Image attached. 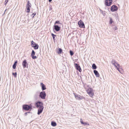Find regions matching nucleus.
Masks as SVG:
<instances>
[{
  "mask_svg": "<svg viewBox=\"0 0 129 129\" xmlns=\"http://www.w3.org/2000/svg\"><path fill=\"white\" fill-rule=\"evenodd\" d=\"M35 54V53L34 51V50H33L31 53V56L33 59H36L37 58L36 56H34Z\"/></svg>",
  "mask_w": 129,
  "mask_h": 129,
  "instance_id": "obj_12",
  "label": "nucleus"
},
{
  "mask_svg": "<svg viewBox=\"0 0 129 129\" xmlns=\"http://www.w3.org/2000/svg\"><path fill=\"white\" fill-rule=\"evenodd\" d=\"M43 108V107H39V108L38 109V115L40 114L42 112Z\"/></svg>",
  "mask_w": 129,
  "mask_h": 129,
  "instance_id": "obj_13",
  "label": "nucleus"
},
{
  "mask_svg": "<svg viewBox=\"0 0 129 129\" xmlns=\"http://www.w3.org/2000/svg\"><path fill=\"white\" fill-rule=\"evenodd\" d=\"M112 63L115 67L117 70H118L120 73L123 74V70L122 68H120V66L115 61L112 60L111 61Z\"/></svg>",
  "mask_w": 129,
  "mask_h": 129,
  "instance_id": "obj_1",
  "label": "nucleus"
},
{
  "mask_svg": "<svg viewBox=\"0 0 129 129\" xmlns=\"http://www.w3.org/2000/svg\"><path fill=\"white\" fill-rule=\"evenodd\" d=\"M75 66L76 67V69L80 72L82 71L81 69L80 66L77 63H75Z\"/></svg>",
  "mask_w": 129,
  "mask_h": 129,
  "instance_id": "obj_11",
  "label": "nucleus"
},
{
  "mask_svg": "<svg viewBox=\"0 0 129 129\" xmlns=\"http://www.w3.org/2000/svg\"><path fill=\"white\" fill-rule=\"evenodd\" d=\"M36 13L35 12L33 13L32 15H34L32 17L33 18L34 17V16L35 15H36Z\"/></svg>",
  "mask_w": 129,
  "mask_h": 129,
  "instance_id": "obj_29",
  "label": "nucleus"
},
{
  "mask_svg": "<svg viewBox=\"0 0 129 129\" xmlns=\"http://www.w3.org/2000/svg\"><path fill=\"white\" fill-rule=\"evenodd\" d=\"M23 109L24 110L28 111L29 109H31V107L27 105H24L23 106Z\"/></svg>",
  "mask_w": 129,
  "mask_h": 129,
  "instance_id": "obj_5",
  "label": "nucleus"
},
{
  "mask_svg": "<svg viewBox=\"0 0 129 129\" xmlns=\"http://www.w3.org/2000/svg\"><path fill=\"white\" fill-rule=\"evenodd\" d=\"M94 72L95 75L96 77H99L100 76L98 72V71L96 70H94Z\"/></svg>",
  "mask_w": 129,
  "mask_h": 129,
  "instance_id": "obj_18",
  "label": "nucleus"
},
{
  "mask_svg": "<svg viewBox=\"0 0 129 129\" xmlns=\"http://www.w3.org/2000/svg\"><path fill=\"white\" fill-rule=\"evenodd\" d=\"M76 99L78 100H80L82 99H84L85 98L82 96L76 94H74Z\"/></svg>",
  "mask_w": 129,
  "mask_h": 129,
  "instance_id": "obj_6",
  "label": "nucleus"
},
{
  "mask_svg": "<svg viewBox=\"0 0 129 129\" xmlns=\"http://www.w3.org/2000/svg\"><path fill=\"white\" fill-rule=\"evenodd\" d=\"M12 74L14 75V76L15 77H16L17 76V73L15 72V73H13Z\"/></svg>",
  "mask_w": 129,
  "mask_h": 129,
  "instance_id": "obj_27",
  "label": "nucleus"
},
{
  "mask_svg": "<svg viewBox=\"0 0 129 129\" xmlns=\"http://www.w3.org/2000/svg\"><path fill=\"white\" fill-rule=\"evenodd\" d=\"M70 52L71 55L72 56L73 55L74 53L72 51H70Z\"/></svg>",
  "mask_w": 129,
  "mask_h": 129,
  "instance_id": "obj_28",
  "label": "nucleus"
},
{
  "mask_svg": "<svg viewBox=\"0 0 129 129\" xmlns=\"http://www.w3.org/2000/svg\"><path fill=\"white\" fill-rule=\"evenodd\" d=\"M113 22V21L112 19L111 18H110V24H111Z\"/></svg>",
  "mask_w": 129,
  "mask_h": 129,
  "instance_id": "obj_25",
  "label": "nucleus"
},
{
  "mask_svg": "<svg viewBox=\"0 0 129 129\" xmlns=\"http://www.w3.org/2000/svg\"><path fill=\"white\" fill-rule=\"evenodd\" d=\"M54 27L55 29L57 31H58L60 30V27L58 25H55L54 26Z\"/></svg>",
  "mask_w": 129,
  "mask_h": 129,
  "instance_id": "obj_17",
  "label": "nucleus"
},
{
  "mask_svg": "<svg viewBox=\"0 0 129 129\" xmlns=\"http://www.w3.org/2000/svg\"><path fill=\"white\" fill-rule=\"evenodd\" d=\"M112 2V0H105V4L106 6H109L111 5Z\"/></svg>",
  "mask_w": 129,
  "mask_h": 129,
  "instance_id": "obj_4",
  "label": "nucleus"
},
{
  "mask_svg": "<svg viewBox=\"0 0 129 129\" xmlns=\"http://www.w3.org/2000/svg\"><path fill=\"white\" fill-rule=\"evenodd\" d=\"M118 9V8L115 5H113L111 8V11L114 12L117 11Z\"/></svg>",
  "mask_w": 129,
  "mask_h": 129,
  "instance_id": "obj_9",
  "label": "nucleus"
},
{
  "mask_svg": "<svg viewBox=\"0 0 129 129\" xmlns=\"http://www.w3.org/2000/svg\"><path fill=\"white\" fill-rule=\"evenodd\" d=\"M80 122L82 124L84 125H89V123H87L86 122H83L82 119H80Z\"/></svg>",
  "mask_w": 129,
  "mask_h": 129,
  "instance_id": "obj_16",
  "label": "nucleus"
},
{
  "mask_svg": "<svg viewBox=\"0 0 129 129\" xmlns=\"http://www.w3.org/2000/svg\"><path fill=\"white\" fill-rule=\"evenodd\" d=\"M78 24L79 26L81 28H84L85 25L83 22L81 20H80L78 22Z\"/></svg>",
  "mask_w": 129,
  "mask_h": 129,
  "instance_id": "obj_8",
  "label": "nucleus"
},
{
  "mask_svg": "<svg viewBox=\"0 0 129 129\" xmlns=\"http://www.w3.org/2000/svg\"><path fill=\"white\" fill-rule=\"evenodd\" d=\"M92 67L93 69H96V66L94 63L92 65Z\"/></svg>",
  "mask_w": 129,
  "mask_h": 129,
  "instance_id": "obj_24",
  "label": "nucleus"
},
{
  "mask_svg": "<svg viewBox=\"0 0 129 129\" xmlns=\"http://www.w3.org/2000/svg\"><path fill=\"white\" fill-rule=\"evenodd\" d=\"M52 9V8H51L50 9V10H51Z\"/></svg>",
  "mask_w": 129,
  "mask_h": 129,
  "instance_id": "obj_33",
  "label": "nucleus"
},
{
  "mask_svg": "<svg viewBox=\"0 0 129 129\" xmlns=\"http://www.w3.org/2000/svg\"><path fill=\"white\" fill-rule=\"evenodd\" d=\"M31 5L29 1L27 2V4L26 7V11L27 13H29L30 12V8L31 7Z\"/></svg>",
  "mask_w": 129,
  "mask_h": 129,
  "instance_id": "obj_3",
  "label": "nucleus"
},
{
  "mask_svg": "<svg viewBox=\"0 0 129 129\" xmlns=\"http://www.w3.org/2000/svg\"><path fill=\"white\" fill-rule=\"evenodd\" d=\"M51 35L52 36V37L54 41H55V37H56V35H54V34H53V33H52Z\"/></svg>",
  "mask_w": 129,
  "mask_h": 129,
  "instance_id": "obj_22",
  "label": "nucleus"
},
{
  "mask_svg": "<svg viewBox=\"0 0 129 129\" xmlns=\"http://www.w3.org/2000/svg\"><path fill=\"white\" fill-rule=\"evenodd\" d=\"M40 85L42 87V90H45L46 89V86L43 83H41Z\"/></svg>",
  "mask_w": 129,
  "mask_h": 129,
  "instance_id": "obj_15",
  "label": "nucleus"
},
{
  "mask_svg": "<svg viewBox=\"0 0 129 129\" xmlns=\"http://www.w3.org/2000/svg\"><path fill=\"white\" fill-rule=\"evenodd\" d=\"M52 0H49V2H50Z\"/></svg>",
  "mask_w": 129,
  "mask_h": 129,
  "instance_id": "obj_32",
  "label": "nucleus"
},
{
  "mask_svg": "<svg viewBox=\"0 0 129 129\" xmlns=\"http://www.w3.org/2000/svg\"><path fill=\"white\" fill-rule=\"evenodd\" d=\"M32 47L34 48L35 49H37L38 48L39 45L37 44H35V45L32 46Z\"/></svg>",
  "mask_w": 129,
  "mask_h": 129,
  "instance_id": "obj_19",
  "label": "nucleus"
},
{
  "mask_svg": "<svg viewBox=\"0 0 129 129\" xmlns=\"http://www.w3.org/2000/svg\"><path fill=\"white\" fill-rule=\"evenodd\" d=\"M59 23H59V21H56L55 22V24H56V23L59 24Z\"/></svg>",
  "mask_w": 129,
  "mask_h": 129,
  "instance_id": "obj_30",
  "label": "nucleus"
},
{
  "mask_svg": "<svg viewBox=\"0 0 129 129\" xmlns=\"http://www.w3.org/2000/svg\"><path fill=\"white\" fill-rule=\"evenodd\" d=\"M51 125L53 126H55L56 125V122H52L51 123Z\"/></svg>",
  "mask_w": 129,
  "mask_h": 129,
  "instance_id": "obj_21",
  "label": "nucleus"
},
{
  "mask_svg": "<svg viewBox=\"0 0 129 129\" xmlns=\"http://www.w3.org/2000/svg\"><path fill=\"white\" fill-rule=\"evenodd\" d=\"M117 27H115V30H116L117 29Z\"/></svg>",
  "mask_w": 129,
  "mask_h": 129,
  "instance_id": "obj_31",
  "label": "nucleus"
},
{
  "mask_svg": "<svg viewBox=\"0 0 129 129\" xmlns=\"http://www.w3.org/2000/svg\"><path fill=\"white\" fill-rule=\"evenodd\" d=\"M39 96L42 99H45L46 96V93L44 91H43L40 93Z\"/></svg>",
  "mask_w": 129,
  "mask_h": 129,
  "instance_id": "obj_7",
  "label": "nucleus"
},
{
  "mask_svg": "<svg viewBox=\"0 0 129 129\" xmlns=\"http://www.w3.org/2000/svg\"><path fill=\"white\" fill-rule=\"evenodd\" d=\"M8 0H7V3L8 2Z\"/></svg>",
  "mask_w": 129,
  "mask_h": 129,
  "instance_id": "obj_34",
  "label": "nucleus"
},
{
  "mask_svg": "<svg viewBox=\"0 0 129 129\" xmlns=\"http://www.w3.org/2000/svg\"><path fill=\"white\" fill-rule=\"evenodd\" d=\"M86 92L89 95L92 97L94 95L93 90L91 88H89L86 90Z\"/></svg>",
  "mask_w": 129,
  "mask_h": 129,
  "instance_id": "obj_2",
  "label": "nucleus"
},
{
  "mask_svg": "<svg viewBox=\"0 0 129 129\" xmlns=\"http://www.w3.org/2000/svg\"><path fill=\"white\" fill-rule=\"evenodd\" d=\"M27 64V62L26 60V59H24L22 62V65L24 68H25L26 67V65Z\"/></svg>",
  "mask_w": 129,
  "mask_h": 129,
  "instance_id": "obj_14",
  "label": "nucleus"
},
{
  "mask_svg": "<svg viewBox=\"0 0 129 129\" xmlns=\"http://www.w3.org/2000/svg\"><path fill=\"white\" fill-rule=\"evenodd\" d=\"M17 62H17V60H16L15 62L14 63V64H13V68L14 69H16V66L17 64Z\"/></svg>",
  "mask_w": 129,
  "mask_h": 129,
  "instance_id": "obj_20",
  "label": "nucleus"
},
{
  "mask_svg": "<svg viewBox=\"0 0 129 129\" xmlns=\"http://www.w3.org/2000/svg\"><path fill=\"white\" fill-rule=\"evenodd\" d=\"M36 106L37 108L43 107V104L41 102H38L36 104Z\"/></svg>",
  "mask_w": 129,
  "mask_h": 129,
  "instance_id": "obj_10",
  "label": "nucleus"
},
{
  "mask_svg": "<svg viewBox=\"0 0 129 129\" xmlns=\"http://www.w3.org/2000/svg\"><path fill=\"white\" fill-rule=\"evenodd\" d=\"M62 49L60 48H59L58 49V51L57 52V53L58 54H61L62 52Z\"/></svg>",
  "mask_w": 129,
  "mask_h": 129,
  "instance_id": "obj_23",
  "label": "nucleus"
},
{
  "mask_svg": "<svg viewBox=\"0 0 129 129\" xmlns=\"http://www.w3.org/2000/svg\"><path fill=\"white\" fill-rule=\"evenodd\" d=\"M35 43L33 41H32L31 42V45L32 47V46L35 45Z\"/></svg>",
  "mask_w": 129,
  "mask_h": 129,
  "instance_id": "obj_26",
  "label": "nucleus"
}]
</instances>
